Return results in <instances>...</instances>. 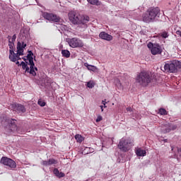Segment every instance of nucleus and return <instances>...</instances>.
Masks as SVG:
<instances>
[{
	"label": "nucleus",
	"mask_w": 181,
	"mask_h": 181,
	"mask_svg": "<svg viewBox=\"0 0 181 181\" xmlns=\"http://www.w3.org/2000/svg\"><path fill=\"white\" fill-rule=\"evenodd\" d=\"M69 19L74 25H78L81 28H87L86 23L90 22V17L88 16H81L77 11H71L68 14Z\"/></svg>",
	"instance_id": "obj_1"
},
{
	"label": "nucleus",
	"mask_w": 181,
	"mask_h": 181,
	"mask_svg": "<svg viewBox=\"0 0 181 181\" xmlns=\"http://www.w3.org/2000/svg\"><path fill=\"white\" fill-rule=\"evenodd\" d=\"M159 12H160V10H159L158 8H149L142 16L143 22H145L146 23L155 22L156 17L159 15Z\"/></svg>",
	"instance_id": "obj_2"
},
{
	"label": "nucleus",
	"mask_w": 181,
	"mask_h": 181,
	"mask_svg": "<svg viewBox=\"0 0 181 181\" xmlns=\"http://www.w3.org/2000/svg\"><path fill=\"white\" fill-rule=\"evenodd\" d=\"M28 64H26L25 62H22L20 64V66H22V69L23 70H25V73H30V74H32V76H36V71H37V68L35 67V62H33V57H30V55H28Z\"/></svg>",
	"instance_id": "obj_3"
},
{
	"label": "nucleus",
	"mask_w": 181,
	"mask_h": 181,
	"mask_svg": "<svg viewBox=\"0 0 181 181\" xmlns=\"http://www.w3.org/2000/svg\"><path fill=\"white\" fill-rule=\"evenodd\" d=\"M152 78L149 74L146 71H141L137 75L136 78V83H139L140 86H146L149 83H151Z\"/></svg>",
	"instance_id": "obj_4"
},
{
	"label": "nucleus",
	"mask_w": 181,
	"mask_h": 181,
	"mask_svg": "<svg viewBox=\"0 0 181 181\" xmlns=\"http://www.w3.org/2000/svg\"><path fill=\"white\" fill-rule=\"evenodd\" d=\"M134 146V143L132 140L129 139H121L117 145V148L121 151V152H128Z\"/></svg>",
	"instance_id": "obj_5"
},
{
	"label": "nucleus",
	"mask_w": 181,
	"mask_h": 181,
	"mask_svg": "<svg viewBox=\"0 0 181 181\" xmlns=\"http://www.w3.org/2000/svg\"><path fill=\"white\" fill-rule=\"evenodd\" d=\"M179 64H180L179 61L168 62L163 69L161 68V70L165 73H175L177 70Z\"/></svg>",
	"instance_id": "obj_6"
},
{
	"label": "nucleus",
	"mask_w": 181,
	"mask_h": 181,
	"mask_svg": "<svg viewBox=\"0 0 181 181\" xmlns=\"http://www.w3.org/2000/svg\"><path fill=\"white\" fill-rule=\"evenodd\" d=\"M15 119H6L4 122L2 121V124H4V129L6 132H13V131H16L18 129V127L16 126V123L15 122Z\"/></svg>",
	"instance_id": "obj_7"
},
{
	"label": "nucleus",
	"mask_w": 181,
	"mask_h": 181,
	"mask_svg": "<svg viewBox=\"0 0 181 181\" xmlns=\"http://www.w3.org/2000/svg\"><path fill=\"white\" fill-rule=\"evenodd\" d=\"M147 47H148V49H150L151 54H153V56L162 54V52H163L162 46H160L158 43L148 42Z\"/></svg>",
	"instance_id": "obj_8"
},
{
	"label": "nucleus",
	"mask_w": 181,
	"mask_h": 181,
	"mask_svg": "<svg viewBox=\"0 0 181 181\" xmlns=\"http://www.w3.org/2000/svg\"><path fill=\"white\" fill-rule=\"evenodd\" d=\"M67 43L70 46V47L76 48V47H83L84 44L81 40L74 37V38H69L66 40Z\"/></svg>",
	"instance_id": "obj_9"
},
{
	"label": "nucleus",
	"mask_w": 181,
	"mask_h": 181,
	"mask_svg": "<svg viewBox=\"0 0 181 181\" xmlns=\"http://www.w3.org/2000/svg\"><path fill=\"white\" fill-rule=\"evenodd\" d=\"M0 162L2 165L8 166V168H11V169H15V168H16V163L11 158L2 157Z\"/></svg>",
	"instance_id": "obj_10"
},
{
	"label": "nucleus",
	"mask_w": 181,
	"mask_h": 181,
	"mask_svg": "<svg viewBox=\"0 0 181 181\" xmlns=\"http://www.w3.org/2000/svg\"><path fill=\"white\" fill-rule=\"evenodd\" d=\"M43 17L45 18V19L49 21V22H60V17L53 13H44Z\"/></svg>",
	"instance_id": "obj_11"
},
{
	"label": "nucleus",
	"mask_w": 181,
	"mask_h": 181,
	"mask_svg": "<svg viewBox=\"0 0 181 181\" xmlns=\"http://www.w3.org/2000/svg\"><path fill=\"white\" fill-rule=\"evenodd\" d=\"M13 107L14 108V111H16V112H18V114L26 112V108H25V106H23V105L14 104L13 105Z\"/></svg>",
	"instance_id": "obj_12"
},
{
	"label": "nucleus",
	"mask_w": 181,
	"mask_h": 181,
	"mask_svg": "<svg viewBox=\"0 0 181 181\" xmlns=\"http://www.w3.org/2000/svg\"><path fill=\"white\" fill-rule=\"evenodd\" d=\"M57 163H59V162L54 158H49L48 160L41 161V165H42V166H50L52 165H57Z\"/></svg>",
	"instance_id": "obj_13"
},
{
	"label": "nucleus",
	"mask_w": 181,
	"mask_h": 181,
	"mask_svg": "<svg viewBox=\"0 0 181 181\" xmlns=\"http://www.w3.org/2000/svg\"><path fill=\"white\" fill-rule=\"evenodd\" d=\"M26 46V44L25 42H18L17 44V52L19 56H23V49H25V47Z\"/></svg>",
	"instance_id": "obj_14"
},
{
	"label": "nucleus",
	"mask_w": 181,
	"mask_h": 181,
	"mask_svg": "<svg viewBox=\"0 0 181 181\" xmlns=\"http://www.w3.org/2000/svg\"><path fill=\"white\" fill-rule=\"evenodd\" d=\"M99 37L100 39H103V40H107V42L112 40V35H111L105 32L100 33Z\"/></svg>",
	"instance_id": "obj_15"
},
{
	"label": "nucleus",
	"mask_w": 181,
	"mask_h": 181,
	"mask_svg": "<svg viewBox=\"0 0 181 181\" xmlns=\"http://www.w3.org/2000/svg\"><path fill=\"white\" fill-rule=\"evenodd\" d=\"M21 55H19V54H18V52L16 54L15 52H13V53H10L9 54V59L11 60V62H13V63L18 62V60H19Z\"/></svg>",
	"instance_id": "obj_16"
},
{
	"label": "nucleus",
	"mask_w": 181,
	"mask_h": 181,
	"mask_svg": "<svg viewBox=\"0 0 181 181\" xmlns=\"http://www.w3.org/2000/svg\"><path fill=\"white\" fill-rule=\"evenodd\" d=\"M85 67L89 70V71H93V73H98V68L94 65H90L88 63L84 64Z\"/></svg>",
	"instance_id": "obj_17"
},
{
	"label": "nucleus",
	"mask_w": 181,
	"mask_h": 181,
	"mask_svg": "<svg viewBox=\"0 0 181 181\" xmlns=\"http://www.w3.org/2000/svg\"><path fill=\"white\" fill-rule=\"evenodd\" d=\"M170 132V123H165L161 127V132L163 134H168Z\"/></svg>",
	"instance_id": "obj_18"
},
{
	"label": "nucleus",
	"mask_w": 181,
	"mask_h": 181,
	"mask_svg": "<svg viewBox=\"0 0 181 181\" xmlns=\"http://www.w3.org/2000/svg\"><path fill=\"white\" fill-rule=\"evenodd\" d=\"M136 155L138 156H146V151L142 149L141 148H137L135 150Z\"/></svg>",
	"instance_id": "obj_19"
},
{
	"label": "nucleus",
	"mask_w": 181,
	"mask_h": 181,
	"mask_svg": "<svg viewBox=\"0 0 181 181\" xmlns=\"http://www.w3.org/2000/svg\"><path fill=\"white\" fill-rule=\"evenodd\" d=\"M54 174L57 175V177H64L65 175L64 173L59 171L57 168L54 169Z\"/></svg>",
	"instance_id": "obj_20"
},
{
	"label": "nucleus",
	"mask_w": 181,
	"mask_h": 181,
	"mask_svg": "<svg viewBox=\"0 0 181 181\" xmlns=\"http://www.w3.org/2000/svg\"><path fill=\"white\" fill-rule=\"evenodd\" d=\"M94 152V148L86 147L83 151L82 153H84V155H88V153H93Z\"/></svg>",
	"instance_id": "obj_21"
},
{
	"label": "nucleus",
	"mask_w": 181,
	"mask_h": 181,
	"mask_svg": "<svg viewBox=\"0 0 181 181\" xmlns=\"http://www.w3.org/2000/svg\"><path fill=\"white\" fill-rule=\"evenodd\" d=\"M90 5H96V6H100L101 5V2L100 0H87Z\"/></svg>",
	"instance_id": "obj_22"
},
{
	"label": "nucleus",
	"mask_w": 181,
	"mask_h": 181,
	"mask_svg": "<svg viewBox=\"0 0 181 181\" xmlns=\"http://www.w3.org/2000/svg\"><path fill=\"white\" fill-rule=\"evenodd\" d=\"M21 33L23 37H29V30L23 28L21 30Z\"/></svg>",
	"instance_id": "obj_23"
},
{
	"label": "nucleus",
	"mask_w": 181,
	"mask_h": 181,
	"mask_svg": "<svg viewBox=\"0 0 181 181\" xmlns=\"http://www.w3.org/2000/svg\"><path fill=\"white\" fill-rule=\"evenodd\" d=\"M62 54L64 57H66V59H69V57H70V51L67 49H62Z\"/></svg>",
	"instance_id": "obj_24"
},
{
	"label": "nucleus",
	"mask_w": 181,
	"mask_h": 181,
	"mask_svg": "<svg viewBox=\"0 0 181 181\" xmlns=\"http://www.w3.org/2000/svg\"><path fill=\"white\" fill-rule=\"evenodd\" d=\"M8 46H9V53H11V54H12V53H13V46L14 44L13 42H11V40L8 41Z\"/></svg>",
	"instance_id": "obj_25"
},
{
	"label": "nucleus",
	"mask_w": 181,
	"mask_h": 181,
	"mask_svg": "<svg viewBox=\"0 0 181 181\" xmlns=\"http://www.w3.org/2000/svg\"><path fill=\"white\" fill-rule=\"evenodd\" d=\"M158 114H160V115H168V111H166V110L164 108H160L158 110Z\"/></svg>",
	"instance_id": "obj_26"
},
{
	"label": "nucleus",
	"mask_w": 181,
	"mask_h": 181,
	"mask_svg": "<svg viewBox=\"0 0 181 181\" xmlns=\"http://www.w3.org/2000/svg\"><path fill=\"white\" fill-rule=\"evenodd\" d=\"M75 139H76L77 142H83L84 139L83 138V136H81V135L76 134L75 136Z\"/></svg>",
	"instance_id": "obj_27"
},
{
	"label": "nucleus",
	"mask_w": 181,
	"mask_h": 181,
	"mask_svg": "<svg viewBox=\"0 0 181 181\" xmlns=\"http://www.w3.org/2000/svg\"><path fill=\"white\" fill-rule=\"evenodd\" d=\"M94 86H95V83L93 81H90L87 83V87L88 88H94Z\"/></svg>",
	"instance_id": "obj_28"
},
{
	"label": "nucleus",
	"mask_w": 181,
	"mask_h": 181,
	"mask_svg": "<svg viewBox=\"0 0 181 181\" xmlns=\"http://www.w3.org/2000/svg\"><path fill=\"white\" fill-rule=\"evenodd\" d=\"M161 37H163L164 39H166V37H169V34L166 32H163L160 34Z\"/></svg>",
	"instance_id": "obj_29"
},
{
	"label": "nucleus",
	"mask_w": 181,
	"mask_h": 181,
	"mask_svg": "<svg viewBox=\"0 0 181 181\" xmlns=\"http://www.w3.org/2000/svg\"><path fill=\"white\" fill-rule=\"evenodd\" d=\"M170 131H175V129H177V126H176V124H172L170 123Z\"/></svg>",
	"instance_id": "obj_30"
},
{
	"label": "nucleus",
	"mask_w": 181,
	"mask_h": 181,
	"mask_svg": "<svg viewBox=\"0 0 181 181\" xmlns=\"http://www.w3.org/2000/svg\"><path fill=\"white\" fill-rule=\"evenodd\" d=\"M38 105H40V107H45L46 103L42 100H38Z\"/></svg>",
	"instance_id": "obj_31"
},
{
	"label": "nucleus",
	"mask_w": 181,
	"mask_h": 181,
	"mask_svg": "<svg viewBox=\"0 0 181 181\" xmlns=\"http://www.w3.org/2000/svg\"><path fill=\"white\" fill-rule=\"evenodd\" d=\"M11 42H12V43H13V42H15V40H16V35H13L12 36L11 40H9Z\"/></svg>",
	"instance_id": "obj_32"
},
{
	"label": "nucleus",
	"mask_w": 181,
	"mask_h": 181,
	"mask_svg": "<svg viewBox=\"0 0 181 181\" xmlns=\"http://www.w3.org/2000/svg\"><path fill=\"white\" fill-rule=\"evenodd\" d=\"M95 121H96V122H100V121H103V117L98 116Z\"/></svg>",
	"instance_id": "obj_33"
},
{
	"label": "nucleus",
	"mask_w": 181,
	"mask_h": 181,
	"mask_svg": "<svg viewBox=\"0 0 181 181\" xmlns=\"http://www.w3.org/2000/svg\"><path fill=\"white\" fill-rule=\"evenodd\" d=\"M127 111H128L129 112H134V110H132V108L131 107H127Z\"/></svg>",
	"instance_id": "obj_34"
},
{
	"label": "nucleus",
	"mask_w": 181,
	"mask_h": 181,
	"mask_svg": "<svg viewBox=\"0 0 181 181\" xmlns=\"http://www.w3.org/2000/svg\"><path fill=\"white\" fill-rule=\"evenodd\" d=\"M176 33H177V35H180V36H181V31L177 30L176 32Z\"/></svg>",
	"instance_id": "obj_35"
},
{
	"label": "nucleus",
	"mask_w": 181,
	"mask_h": 181,
	"mask_svg": "<svg viewBox=\"0 0 181 181\" xmlns=\"http://www.w3.org/2000/svg\"><path fill=\"white\" fill-rule=\"evenodd\" d=\"M100 108H101V111H102V112H103V111H104V106L100 105Z\"/></svg>",
	"instance_id": "obj_36"
},
{
	"label": "nucleus",
	"mask_w": 181,
	"mask_h": 181,
	"mask_svg": "<svg viewBox=\"0 0 181 181\" xmlns=\"http://www.w3.org/2000/svg\"><path fill=\"white\" fill-rule=\"evenodd\" d=\"M102 104H103V105H105V104H107V103L105 100H103Z\"/></svg>",
	"instance_id": "obj_37"
},
{
	"label": "nucleus",
	"mask_w": 181,
	"mask_h": 181,
	"mask_svg": "<svg viewBox=\"0 0 181 181\" xmlns=\"http://www.w3.org/2000/svg\"><path fill=\"white\" fill-rule=\"evenodd\" d=\"M118 83H117V86H121V83H119V81H117Z\"/></svg>",
	"instance_id": "obj_38"
},
{
	"label": "nucleus",
	"mask_w": 181,
	"mask_h": 181,
	"mask_svg": "<svg viewBox=\"0 0 181 181\" xmlns=\"http://www.w3.org/2000/svg\"><path fill=\"white\" fill-rule=\"evenodd\" d=\"M16 64L19 66V62L16 61Z\"/></svg>",
	"instance_id": "obj_39"
},
{
	"label": "nucleus",
	"mask_w": 181,
	"mask_h": 181,
	"mask_svg": "<svg viewBox=\"0 0 181 181\" xmlns=\"http://www.w3.org/2000/svg\"><path fill=\"white\" fill-rule=\"evenodd\" d=\"M104 108H107V105H104Z\"/></svg>",
	"instance_id": "obj_40"
},
{
	"label": "nucleus",
	"mask_w": 181,
	"mask_h": 181,
	"mask_svg": "<svg viewBox=\"0 0 181 181\" xmlns=\"http://www.w3.org/2000/svg\"><path fill=\"white\" fill-rule=\"evenodd\" d=\"M180 66H181V63H180Z\"/></svg>",
	"instance_id": "obj_41"
}]
</instances>
